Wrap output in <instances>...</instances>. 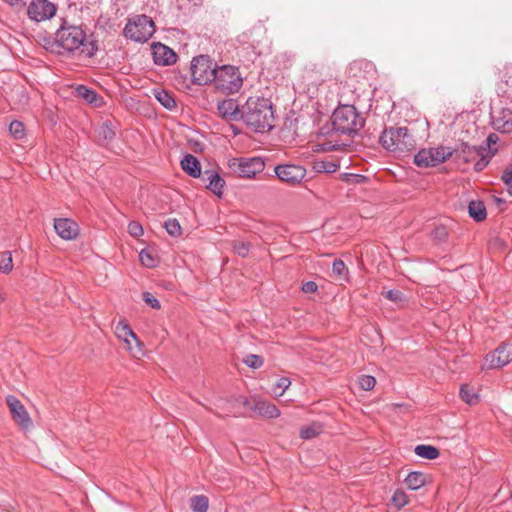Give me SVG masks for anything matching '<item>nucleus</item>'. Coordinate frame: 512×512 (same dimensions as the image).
<instances>
[{
  "mask_svg": "<svg viewBox=\"0 0 512 512\" xmlns=\"http://www.w3.org/2000/svg\"><path fill=\"white\" fill-rule=\"evenodd\" d=\"M55 44L63 50L62 53H78L88 58L93 57L97 52V46L94 42L87 41L82 27L70 24L66 20H62L55 33Z\"/></svg>",
  "mask_w": 512,
  "mask_h": 512,
  "instance_id": "1",
  "label": "nucleus"
},
{
  "mask_svg": "<svg viewBox=\"0 0 512 512\" xmlns=\"http://www.w3.org/2000/svg\"><path fill=\"white\" fill-rule=\"evenodd\" d=\"M241 119L255 132L271 130L274 126L271 101L263 97H249L241 108Z\"/></svg>",
  "mask_w": 512,
  "mask_h": 512,
  "instance_id": "2",
  "label": "nucleus"
},
{
  "mask_svg": "<svg viewBox=\"0 0 512 512\" xmlns=\"http://www.w3.org/2000/svg\"><path fill=\"white\" fill-rule=\"evenodd\" d=\"M379 141L388 151L403 154L416 147V139L407 127H389L383 130Z\"/></svg>",
  "mask_w": 512,
  "mask_h": 512,
  "instance_id": "3",
  "label": "nucleus"
},
{
  "mask_svg": "<svg viewBox=\"0 0 512 512\" xmlns=\"http://www.w3.org/2000/svg\"><path fill=\"white\" fill-rule=\"evenodd\" d=\"M364 118L353 105H341L332 115V126L335 132L347 135L357 134L364 126Z\"/></svg>",
  "mask_w": 512,
  "mask_h": 512,
  "instance_id": "4",
  "label": "nucleus"
},
{
  "mask_svg": "<svg viewBox=\"0 0 512 512\" xmlns=\"http://www.w3.org/2000/svg\"><path fill=\"white\" fill-rule=\"evenodd\" d=\"M154 32V22L147 15L135 16L124 28V35L135 42H146Z\"/></svg>",
  "mask_w": 512,
  "mask_h": 512,
  "instance_id": "5",
  "label": "nucleus"
},
{
  "mask_svg": "<svg viewBox=\"0 0 512 512\" xmlns=\"http://www.w3.org/2000/svg\"><path fill=\"white\" fill-rule=\"evenodd\" d=\"M213 82L217 89L227 94L237 92L242 86V78L238 69L231 65L217 66L216 77Z\"/></svg>",
  "mask_w": 512,
  "mask_h": 512,
  "instance_id": "6",
  "label": "nucleus"
},
{
  "mask_svg": "<svg viewBox=\"0 0 512 512\" xmlns=\"http://www.w3.org/2000/svg\"><path fill=\"white\" fill-rule=\"evenodd\" d=\"M217 64L208 56L200 55L194 57L191 62V73L193 82L198 85L212 83L216 77Z\"/></svg>",
  "mask_w": 512,
  "mask_h": 512,
  "instance_id": "7",
  "label": "nucleus"
},
{
  "mask_svg": "<svg viewBox=\"0 0 512 512\" xmlns=\"http://www.w3.org/2000/svg\"><path fill=\"white\" fill-rule=\"evenodd\" d=\"M453 151L449 147L422 149L414 156V163L420 168L434 167L450 158Z\"/></svg>",
  "mask_w": 512,
  "mask_h": 512,
  "instance_id": "8",
  "label": "nucleus"
},
{
  "mask_svg": "<svg viewBox=\"0 0 512 512\" xmlns=\"http://www.w3.org/2000/svg\"><path fill=\"white\" fill-rule=\"evenodd\" d=\"M229 167L240 177L251 179L264 170L265 162L261 157L233 158Z\"/></svg>",
  "mask_w": 512,
  "mask_h": 512,
  "instance_id": "9",
  "label": "nucleus"
},
{
  "mask_svg": "<svg viewBox=\"0 0 512 512\" xmlns=\"http://www.w3.org/2000/svg\"><path fill=\"white\" fill-rule=\"evenodd\" d=\"M274 173L280 181L295 186L304 180L306 169L301 165L286 163L276 165Z\"/></svg>",
  "mask_w": 512,
  "mask_h": 512,
  "instance_id": "10",
  "label": "nucleus"
},
{
  "mask_svg": "<svg viewBox=\"0 0 512 512\" xmlns=\"http://www.w3.org/2000/svg\"><path fill=\"white\" fill-rule=\"evenodd\" d=\"M56 11V5L49 0H32L27 7L29 19L37 23L51 19Z\"/></svg>",
  "mask_w": 512,
  "mask_h": 512,
  "instance_id": "11",
  "label": "nucleus"
},
{
  "mask_svg": "<svg viewBox=\"0 0 512 512\" xmlns=\"http://www.w3.org/2000/svg\"><path fill=\"white\" fill-rule=\"evenodd\" d=\"M512 361V344L505 343L485 357L482 369L501 368Z\"/></svg>",
  "mask_w": 512,
  "mask_h": 512,
  "instance_id": "12",
  "label": "nucleus"
},
{
  "mask_svg": "<svg viewBox=\"0 0 512 512\" xmlns=\"http://www.w3.org/2000/svg\"><path fill=\"white\" fill-rule=\"evenodd\" d=\"M115 334L124 342L125 348L131 354L137 356V354L141 352L139 339L127 322L123 320L119 321L115 326Z\"/></svg>",
  "mask_w": 512,
  "mask_h": 512,
  "instance_id": "13",
  "label": "nucleus"
},
{
  "mask_svg": "<svg viewBox=\"0 0 512 512\" xmlns=\"http://www.w3.org/2000/svg\"><path fill=\"white\" fill-rule=\"evenodd\" d=\"M6 402L14 421L23 429L30 428L32 426V420L24 405L16 397L11 395L6 398Z\"/></svg>",
  "mask_w": 512,
  "mask_h": 512,
  "instance_id": "14",
  "label": "nucleus"
},
{
  "mask_svg": "<svg viewBox=\"0 0 512 512\" xmlns=\"http://www.w3.org/2000/svg\"><path fill=\"white\" fill-rule=\"evenodd\" d=\"M152 55L155 64L169 66L177 61V54L168 46L157 43L152 47Z\"/></svg>",
  "mask_w": 512,
  "mask_h": 512,
  "instance_id": "15",
  "label": "nucleus"
},
{
  "mask_svg": "<svg viewBox=\"0 0 512 512\" xmlns=\"http://www.w3.org/2000/svg\"><path fill=\"white\" fill-rule=\"evenodd\" d=\"M219 114L228 121L241 119V109L236 100L225 99L217 104Z\"/></svg>",
  "mask_w": 512,
  "mask_h": 512,
  "instance_id": "16",
  "label": "nucleus"
},
{
  "mask_svg": "<svg viewBox=\"0 0 512 512\" xmlns=\"http://www.w3.org/2000/svg\"><path fill=\"white\" fill-rule=\"evenodd\" d=\"M54 228L57 234L65 240H72L78 234L77 224L67 218H59L54 221Z\"/></svg>",
  "mask_w": 512,
  "mask_h": 512,
  "instance_id": "17",
  "label": "nucleus"
},
{
  "mask_svg": "<svg viewBox=\"0 0 512 512\" xmlns=\"http://www.w3.org/2000/svg\"><path fill=\"white\" fill-rule=\"evenodd\" d=\"M203 182H207L206 187L217 196L223 194L225 180L215 171L205 170L202 175Z\"/></svg>",
  "mask_w": 512,
  "mask_h": 512,
  "instance_id": "18",
  "label": "nucleus"
},
{
  "mask_svg": "<svg viewBox=\"0 0 512 512\" xmlns=\"http://www.w3.org/2000/svg\"><path fill=\"white\" fill-rule=\"evenodd\" d=\"M181 167L191 177L198 178L203 175L199 160L192 154L183 157Z\"/></svg>",
  "mask_w": 512,
  "mask_h": 512,
  "instance_id": "19",
  "label": "nucleus"
},
{
  "mask_svg": "<svg viewBox=\"0 0 512 512\" xmlns=\"http://www.w3.org/2000/svg\"><path fill=\"white\" fill-rule=\"evenodd\" d=\"M252 409L267 418H277L280 415V410L274 404L264 400L255 401Z\"/></svg>",
  "mask_w": 512,
  "mask_h": 512,
  "instance_id": "20",
  "label": "nucleus"
},
{
  "mask_svg": "<svg viewBox=\"0 0 512 512\" xmlns=\"http://www.w3.org/2000/svg\"><path fill=\"white\" fill-rule=\"evenodd\" d=\"M468 213L476 222H481L487 217L486 207L482 201H470L468 205Z\"/></svg>",
  "mask_w": 512,
  "mask_h": 512,
  "instance_id": "21",
  "label": "nucleus"
},
{
  "mask_svg": "<svg viewBox=\"0 0 512 512\" xmlns=\"http://www.w3.org/2000/svg\"><path fill=\"white\" fill-rule=\"evenodd\" d=\"M406 486L411 490H418L426 484V476L422 472H410L404 480Z\"/></svg>",
  "mask_w": 512,
  "mask_h": 512,
  "instance_id": "22",
  "label": "nucleus"
},
{
  "mask_svg": "<svg viewBox=\"0 0 512 512\" xmlns=\"http://www.w3.org/2000/svg\"><path fill=\"white\" fill-rule=\"evenodd\" d=\"M493 125L496 130L502 133L512 132V114L504 113L502 117L494 118Z\"/></svg>",
  "mask_w": 512,
  "mask_h": 512,
  "instance_id": "23",
  "label": "nucleus"
},
{
  "mask_svg": "<svg viewBox=\"0 0 512 512\" xmlns=\"http://www.w3.org/2000/svg\"><path fill=\"white\" fill-rule=\"evenodd\" d=\"M414 452L417 456L428 460H434L439 456V450L432 445H417Z\"/></svg>",
  "mask_w": 512,
  "mask_h": 512,
  "instance_id": "24",
  "label": "nucleus"
},
{
  "mask_svg": "<svg viewBox=\"0 0 512 512\" xmlns=\"http://www.w3.org/2000/svg\"><path fill=\"white\" fill-rule=\"evenodd\" d=\"M115 136V131L112 124L109 122L103 123L97 130V138L101 144H107Z\"/></svg>",
  "mask_w": 512,
  "mask_h": 512,
  "instance_id": "25",
  "label": "nucleus"
},
{
  "mask_svg": "<svg viewBox=\"0 0 512 512\" xmlns=\"http://www.w3.org/2000/svg\"><path fill=\"white\" fill-rule=\"evenodd\" d=\"M190 508L193 512H207L209 499L205 495H195L190 498Z\"/></svg>",
  "mask_w": 512,
  "mask_h": 512,
  "instance_id": "26",
  "label": "nucleus"
},
{
  "mask_svg": "<svg viewBox=\"0 0 512 512\" xmlns=\"http://www.w3.org/2000/svg\"><path fill=\"white\" fill-rule=\"evenodd\" d=\"M75 93L78 97L84 99L86 102H88L90 104H94L96 106L98 105V103H97V101L99 100L98 95L94 90L89 89L88 87H86L84 85H79L75 89Z\"/></svg>",
  "mask_w": 512,
  "mask_h": 512,
  "instance_id": "27",
  "label": "nucleus"
},
{
  "mask_svg": "<svg viewBox=\"0 0 512 512\" xmlns=\"http://www.w3.org/2000/svg\"><path fill=\"white\" fill-rule=\"evenodd\" d=\"M154 96L166 109L172 110L176 107L174 98L167 91L154 89Z\"/></svg>",
  "mask_w": 512,
  "mask_h": 512,
  "instance_id": "28",
  "label": "nucleus"
},
{
  "mask_svg": "<svg viewBox=\"0 0 512 512\" xmlns=\"http://www.w3.org/2000/svg\"><path fill=\"white\" fill-rule=\"evenodd\" d=\"M323 431L322 424L318 422H313L312 424L301 428L300 436L302 439H312L318 435H320Z\"/></svg>",
  "mask_w": 512,
  "mask_h": 512,
  "instance_id": "29",
  "label": "nucleus"
},
{
  "mask_svg": "<svg viewBox=\"0 0 512 512\" xmlns=\"http://www.w3.org/2000/svg\"><path fill=\"white\" fill-rule=\"evenodd\" d=\"M313 170L317 173H334L339 169V164L332 161H315L313 162Z\"/></svg>",
  "mask_w": 512,
  "mask_h": 512,
  "instance_id": "30",
  "label": "nucleus"
},
{
  "mask_svg": "<svg viewBox=\"0 0 512 512\" xmlns=\"http://www.w3.org/2000/svg\"><path fill=\"white\" fill-rule=\"evenodd\" d=\"M485 151L486 148L483 147L473 148V152L476 154L477 157H479V159L474 164V170L476 172L482 171L489 163L490 156L488 154L484 155Z\"/></svg>",
  "mask_w": 512,
  "mask_h": 512,
  "instance_id": "31",
  "label": "nucleus"
},
{
  "mask_svg": "<svg viewBox=\"0 0 512 512\" xmlns=\"http://www.w3.org/2000/svg\"><path fill=\"white\" fill-rule=\"evenodd\" d=\"M0 272L4 274H8L13 269V260L10 251H5L0 253Z\"/></svg>",
  "mask_w": 512,
  "mask_h": 512,
  "instance_id": "32",
  "label": "nucleus"
},
{
  "mask_svg": "<svg viewBox=\"0 0 512 512\" xmlns=\"http://www.w3.org/2000/svg\"><path fill=\"white\" fill-rule=\"evenodd\" d=\"M164 227L169 235L178 237L182 234V228L179 221L175 218H170L165 221Z\"/></svg>",
  "mask_w": 512,
  "mask_h": 512,
  "instance_id": "33",
  "label": "nucleus"
},
{
  "mask_svg": "<svg viewBox=\"0 0 512 512\" xmlns=\"http://www.w3.org/2000/svg\"><path fill=\"white\" fill-rule=\"evenodd\" d=\"M460 397L464 402H466L469 405L476 403L478 399V396L474 392V390L472 388H469L467 385H463L460 388Z\"/></svg>",
  "mask_w": 512,
  "mask_h": 512,
  "instance_id": "34",
  "label": "nucleus"
},
{
  "mask_svg": "<svg viewBox=\"0 0 512 512\" xmlns=\"http://www.w3.org/2000/svg\"><path fill=\"white\" fill-rule=\"evenodd\" d=\"M344 144L339 143L338 141L332 140H324L323 142L317 143L318 151L322 152H330L340 150Z\"/></svg>",
  "mask_w": 512,
  "mask_h": 512,
  "instance_id": "35",
  "label": "nucleus"
},
{
  "mask_svg": "<svg viewBox=\"0 0 512 512\" xmlns=\"http://www.w3.org/2000/svg\"><path fill=\"white\" fill-rule=\"evenodd\" d=\"M9 131L15 139H22L25 136L24 124L17 120L10 123Z\"/></svg>",
  "mask_w": 512,
  "mask_h": 512,
  "instance_id": "36",
  "label": "nucleus"
},
{
  "mask_svg": "<svg viewBox=\"0 0 512 512\" xmlns=\"http://www.w3.org/2000/svg\"><path fill=\"white\" fill-rule=\"evenodd\" d=\"M332 271L339 279H346L348 269L342 260L336 259L333 261Z\"/></svg>",
  "mask_w": 512,
  "mask_h": 512,
  "instance_id": "37",
  "label": "nucleus"
},
{
  "mask_svg": "<svg viewBox=\"0 0 512 512\" xmlns=\"http://www.w3.org/2000/svg\"><path fill=\"white\" fill-rule=\"evenodd\" d=\"M232 247L234 252L241 257L248 256L250 251V244L241 240H235Z\"/></svg>",
  "mask_w": 512,
  "mask_h": 512,
  "instance_id": "38",
  "label": "nucleus"
},
{
  "mask_svg": "<svg viewBox=\"0 0 512 512\" xmlns=\"http://www.w3.org/2000/svg\"><path fill=\"white\" fill-rule=\"evenodd\" d=\"M139 259L142 265L147 268H153L156 266V260L154 259L152 253L147 249L141 250L139 253Z\"/></svg>",
  "mask_w": 512,
  "mask_h": 512,
  "instance_id": "39",
  "label": "nucleus"
},
{
  "mask_svg": "<svg viewBox=\"0 0 512 512\" xmlns=\"http://www.w3.org/2000/svg\"><path fill=\"white\" fill-rule=\"evenodd\" d=\"M358 383L361 389L365 391H370L375 387L376 379L371 375H361L358 378Z\"/></svg>",
  "mask_w": 512,
  "mask_h": 512,
  "instance_id": "40",
  "label": "nucleus"
},
{
  "mask_svg": "<svg viewBox=\"0 0 512 512\" xmlns=\"http://www.w3.org/2000/svg\"><path fill=\"white\" fill-rule=\"evenodd\" d=\"M291 384V381L289 378L287 377H281L280 379H278V381L276 382L275 384V387L273 388V392L277 395V396H282L283 393L285 392V390H287L289 388Z\"/></svg>",
  "mask_w": 512,
  "mask_h": 512,
  "instance_id": "41",
  "label": "nucleus"
},
{
  "mask_svg": "<svg viewBox=\"0 0 512 512\" xmlns=\"http://www.w3.org/2000/svg\"><path fill=\"white\" fill-rule=\"evenodd\" d=\"M263 358L256 354H249L244 358V363L253 369L260 368L263 365Z\"/></svg>",
  "mask_w": 512,
  "mask_h": 512,
  "instance_id": "42",
  "label": "nucleus"
},
{
  "mask_svg": "<svg viewBox=\"0 0 512 512\" xmlns=\"http://www.w3.org/2000/svg\"><path fill=\"white\" fill-rule=\"evenodd\" d=\"M392 503L398 508L404 507L408 503L406 493L402 490H396L392 496Z\"/></svg>",
  "mask_w": 512,
  "mask_h": 512,
  "instance_id": "43",
  "label": "nucleus"
},
{
  "mask_svg": "<svg viewBox=\"0 0 512 512\" xmlns=\"http://www.w3.org/2000/svg\"><path fill=\"white\" fill-rule=\"evenodd\" d=\"M128 232L133 237H140L143 235L144 230L142 225L137 221H131L128 224Z\"/></svg>",
  "mask_w": 512,
  "mask_h": 512,
  "instance_id": "44",
  "label": "nucleus"
},
{
  "mask_svg": "<svg viewBox=\"0 0 512 512\" xmlns=\"http://www.w3.org/2000/svg\"><path fill=\"white\" fill-rule=\"evenodd\" d=\"M142 298H143V301L146 304H148L150 307H152L153 309L161 308V304H160L159 300L156 297H154L151 293L144 292L142 294Z\"/></svg>",
  "mask_w": 512,
  "mask_h": 512,
  "instance_id": "45",
  "label": "nucleus"
},
{
  "mask_svg": "<svg viewBox=\"0 0 512 512\" xmlns=\"http://www.w3.org/2000/svg\"><path fill=\"white\" fill-rule=\"evenodd\" d=\"M385 297L393 302L402 301L404 299L403 293L397 289L388 290L385 293Z\"/></svg>",
  "mask_w": 512,
  "mask_h": 512,
  "instance_id": "46",
  "label": "nucleus"
},
{
  "mask_svg": "<svg viewBox=\"0 0 512 512\" xmlns=\"http://www.w3.org/2000/svg\"><path fill=\"white\" fill-rule=\"evenodd\" d=\"M502 180L507 185L508 191L512 195V166L503 172Z\"/></svg>",
  "mask_w": 512,
  "mask_h": 512,
  "instance_id": "47",
  "label": "nucleus"
},
{
  "mask_svg": "<svg viewBox=\"0 0 512 512\" xmlns=\"http://www.w3.org/2000/svg\"><path fill=\"white\" fill-rule=\"evenodd\" d=\"M301 289L304 293H315L318 289V285L314 281H308L302 285Z\"/></svg>",
  "mask_w": 512,
  "mask_h": 512,
  "instance_id": "48",
  "label": "nucleus"
},
{
  "mask_svg": "<svg viewBox=\"0 0 512 512\" xmlns=\"http://www.w3.org/2000/svg\"><path fill=\"white\" fill-rule=\"evenodd\" d=\"M498 136L495 134V133H491L488 135L487 139H486V150H490L491 149V146L496 144L497 141H498Z\"/></svg>",
  "mask_w": 512,
  "mask_h": 512,
  "instance_id": "49",
  "label": "nucleus"
},
{
  "mask_svg": "<svg viewBox=\"0 0 512 512\" xmlns=\"http://www.w3.org/2000/svg\"><path fill=\"white\" fill-rule=\"evenodd\" d=\"M6 3H8L10 6H16L21 3V0H4Z\"/></svg>",
  "mask_w": 512,
  "mask_h": 512,
  "instance_id": "50",
  "label": "nucleus"
},
{
  "mask_svg": "<svg viewBox=\"0 0 512 512\" xmlns=\"http://www.w3.org/2000/svg\"><path fill=\"white\" fill-rule=\"evenodd\" d=\"M327 133H329V130H328V129H327V131H326V128H324V127H323V128H321V134H322V135L327 134Z\"/></svg>",
  "mask_w": 512,
  "mask_h": 512,
  "instance_id": "51",
  "label": "nucleus"
},
{
  "mask_svg": "<svg viewBox=\"0 0 512 512\" xmlns=\"http://www.w3.org/2000/svg\"><path fill=\"white\" fill-rule=\"evenodd\" d=\"M4 300H5V297H4V295L2 294V292L0 291V304H1L2 302H4Z\"/></svg>",
  "mask_w": 512,
  "mask_h": 512,
  "instance_id": "52",
  "label": "nucleus"
},
{
  "mask_svg": "<svg viewBox=\"0 0 512 512\" xmlns=\"http://www.w3.org/2000/svg\"><path fill=\"white\" fill-rule=\"evenodd\" d=\"M487 152H489V153H488V155H489L490 157H491V155H494V152H491V149H490V150H486V151L484 152V153H485L484 155H487Z\"/></svg>",
  "mask_w": 512,
  "mask_h": 512,
  "instance_id": "53",
  "label": "nucleus"
}]
</instances>
